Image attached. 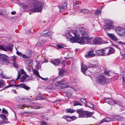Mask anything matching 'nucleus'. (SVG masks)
<instances>
[{
  "mask_svg": "<svg viewBox=\"0 0 125 125\" xmlns=\"http://www.w3.org/2000/svg\"><path fill=\"white\" fill-rule=\"evenodd\" d=\"M122 57V60H124L125 61L124 62H125V54H122L121 55Z\"/></svg>",
  "mask_w": 125,
  "mask_h": 125,
  "instance_id": "obj_55",
  "label": "nucleus"
},
{
  "mask_svg": "<svg viewBox=\"0 0 125 125\" xmlns=\"http://www.w3.org/2000/svg\"><path fill=\"white\" fill-rule=\"evenodd\" d=\"M104 56L109 55V48H107L104 49Z\"/></svg>",
  "mask_w": 125,
  "mask_h": 125,
  "instance_id": "obj_23",
  "label": "nucleus"
},
{
  "mask_svg": "<svg viewBox=\"0 0 125 125\" xmlns=\"http://www.w3.org/2000/svg\"><path fill=\"white\" fill-rule=\"evenodd\" d=\"M108 35L112 40L115 41H118L116 37L115 36L114 34L108 33Z\"/></svg>",
  "mask_w": 125,
  "mask_h": 125,
  "instance_id": "obj_15",
  "label": "nucleus"
},
{
  "mask_svg": "<svg viewBox=\"0 0 125 125\" xmlns=\"http://www.w3.org/2000/svg\"><path fill=\"white\" fill-rule=\"evenodd\" d=\"M73 6L74 7L76 8V7H78L79 6V5L78 3L76 2H73Z\"/></svg>",
  "mask_w": 125,
  "mask_h": 125,
  "instance_id": "obj_41",
  "label": "nucleus"
},
{
  "mask_svg": "<svg viewBox=\"0 0 125 125\" xmlns=\"http://www.w3.org/2000/svg\"><path fill=\"white\" fill-rule=\"evenodd\" d=\"M23 101L24 102H28L30 100V99L27 98H25L22 99Z\"/></svg>",
  "mask_w": 125,
  "mask_h": 125,
  "instance_id": "obj_40",
  "label": "nucleus"
},
{
  "mask_svg": "<svg viewBox=\"0 0 125 125\" xmlns=\"http://www.w3.org/2000/svg\"><path fill=\"white\" fill-rule=\"evenodd\" d=\"M109 71H105V75H108V76H110V75L109 74Z\"/></svg>",
  "mask_w": 125,
  "mask_h": 125,
  "instance_id": "obj_60",
  "label": "nucleus"
},
{
  "mask_svg": "<svg viewBox=\"0 0 125 125\" xmlns=\"http://www.w3.org/2000/svg\"><path fill=\"white\" fill-rule=\"evenodd\" d=\"M21 74L19 72H18V75L17 76V78H16L15 79L16 80H17L20 77H21Z\"/></svg>",
  "mask_w": 125,
  "mask_h": 125,
  "instance_id": "obj_49",
  "label": "nucleus"
},
{
  "mask_svg": "<svg viewBox=\"0 0 125 125\" xmlns=\"http://www.w3.org/2000/svg\"><path fill=\"white\" fill-rule=\"evenodd\" d=\"M98 64H91V65L92 67H96L97 66Z\"/></svg>",
  "mask_w": 125,
  "mask_h": 125,
  "instance_id": "obj_58",
  "label": "nucleus"
},
{
  "mask_svg": "<svg viewBox=\"0 0 125 125\" xmlns=\"http://www.w3.org/2000/svg\"><path fill=\"white\" fill-rule=\"evenodd\" d=\"M33 71L34 73L39 78L40 75H39L38 71L36 69H33Z\"/></svg>",
  "mask_w": 125,
  "mask_h": 125,
  "instance_id": "obj_31",
  "label": "nucleus"
},
{
  "mask_svg": "<svg viewBox=\"0 0 125 125\" xmlns=\"http://www.w3.org/2000/svg\"><path fill=\"white\" fill-rule=\"evenodd\" d=\"M27 77V76L26 75H23L21 77V79L23 82H24V81L25 80Z\"/></svg>",
  "mask_w": 125,
  "mask_h": 125,
  "instance_id": "obj_39",
  "label": "nucleus"
},
{
  "mask_svg": "<svg viewBox=\"0 0 125 125\" xmlns=\"http://www.w3.org/2000/svg\"><path fill=\"white\" fill-rule=\"evenodd\" d=\"M71 94L70 93H68L67 94V96L69 98L71 96Z\"/></svg>",
  "mask_w": 125,
  "mask_h": 125,
  "instance_id": "obj_62",
  "label": "nucleus"
},
{
  "mask_svg": "<svg viewBox=\"0 0 125 125\" xmlns=\"http://www.w3.org/2000/svg\"><path fill=\"white\" fill-rule=\"evenodd\" d=\"M14 86V87H19L20 88H24V89L28 90L30 88V87L27 86L25 84H23V83H21L20 84L18 85H16L14 84H13L11 85H9L6 86L5 87H4L3 90H4L5 89H7L8 88Z\"/></svg>",
  "mask_w": 125,
  "mask_h": 125,
  "instance_id": "obj_8",
  "label": "nucleus"
},
{
  "mask_svg": "<svg viewBox=\"0 0 125 125\" xmlns=\"http://www.w3.org/2000/svg\"><path fill=\"white\" fill-rule=\"evenodd\" d=\"M104 100L105 102L111 105H113L115 104H117L120 105L121 104V102L119 101H115L110 98H104Z\"/></svg>",
  "mask_w": 125,
  "mask_h": 125,
  "instance_id": "obj_5",
  "label": "nucleus"
},
{
  "mask_svg": "<svg viewBox=\"0 0 125 125\" xmlns=\"http://www.w3.org/2000/svg\"><path fill=\"white\" fill-rule=\"evenodd\" d=\"M117 30H118V31H123L124 30L122 29L121 28H117Z\"/></svg>",
  "mask_w": 125,
  "mask_h": 125,
  "instance_id": "obj_61",
  "label": "nucleus"
},
{
  "mask_svg": "<svg viewBox=\"0 0 125 125\" xmlns=\"http://www.w3.org/2000/svg\"><path fill=\"white\" fill-rule=\"evenodd\" d=\"M50 31H49V32H47V33H44V35L45 36H48V35H50Z\"/></svg>",
  "mask_w": 125,
  "mask_h": 125,
  "instance_id": "obj_59",
  "label": "nucleus"
},
{
  "mask_svg": "<svg viewBox=\"0 0 125 125\" xmlns=\"http://www.w3.org/2000/svg\"><path fill=\"white\" fill-rule=\"evenodd\" d=\"M16 53L19 56L22 55V53L21 52H19L17 51Z\"/></svg>",
  "mask_w": 125,
  "mask_h": 125,
  "instance_id": "obj_57",
  "label": "nucleus"
},
{
  "mask_svg": "<svg viewBox=\"0 0 125 125\" xmlns=\"http://www.w3.org/2000/svg\"><path fill=\"white\" fill-rule=\"evenodd\" d=\"M28 54L30 56H32L34 55V53L33 52L31 51H30L28 52Z\"/></svg>",
  "mask_w": 125,
  "mask_h": 125,
  "instance_id": "obj_36",
  "label": "nucleus"
},
{
  "mask_svg": "<svg viewBox=\"0 0 125 125\" xmlns=\"http://www.w3.org/2000/svg\"><path fill=\"white\" fill-rule=\"evenodd\" d=\"M81 69L84 75H86V66L83 63H81Z\"/></svg>",
  "mask_w": 125,
  "mask_h": 125,
  "instance_id": "obj_17",
  "label": "nucleus"
},
{
  "mask_svg": "<svg viewBox=\"0 0 125 125\" xmlns=\"http://www.w3.org/2000/svg\"><path fill=\"white\" fill-rule=\"evenodd\" d=\"M4 81L2 80H0V88H2L4 86Z\"/></svg>",
  "mask_w": 125,
  "mask_h": 125,
  "instance_id": "obj_34",
  "label": "nucleus"
},
{
  "mask_svg": "<svg viewBox=\"0 0 125 125\" xmlns=\"http://www.w3.org/2000/svg\"><path fill=\"white\" fill-rule=\"evenodd\" d=\"M63 82L64 81H62L57 82L56 84L57 88L59 89L61 88Z\"/></svg>",
  "mask_w": 125,
  "mask_h": 125,
  "instance_id": "obj_18",
  "label": "nucleus"
},
{
  "mask_svg": "<svg viewBox=\"0 0 125 125\" xmlns=\"http://www.w3.org/2000/svg\"><path fill=\"white\" fill-rule=\"evenodd\" d=\"M97 55L104 56V49H102L96 51L95 52Z\"/></svg>",
  "mask_w": 125,
  "mask_h": 125,
  "instance_id": "obj_21",
  "label": "nucleus"
},
{
  "mask_svg": "<svg viewBox=\"0 0 125 125\" xmlns=\"http://www.w3.org/2000/svg\"><path fill=\"white\" fill-rule=\"evenodd\" d=\"M29 107H30L31 108L32 107L31 105L28 104H21L18 105V108H21L22 109H23V108H25V107L28 108Z\"/></svg>",
  "mask_w": 125,
  "mask_h": 125,
  "instance_id": "obj_14",
  "label": "nucleus"
},
{
  "mask_svg": "<svg viewBox=\"0 0 125 125\" xmlns=\"http://www.w3.org/2000/svg\"><path fill=\"white\" fill-rule=\"evenodd\" d=\"M11 58L12 60H13V62H16V60L17 59V56L14 55L13 56H11Z\"/></svg>",
  "mask_w": 125,
  "mask_h": 125,
  "instance_id": "obj_42",
  "label": "nucleus"
},
{
  "mask_svg": "<svg viewBox=\"0 0 125 125\" xmlns=\"http://www.w3.org/2000/svg\"><path fill=\"white\" fill-rule=\"evenodd\" d=\"M112 120V119L109 117H106L101 121L100 122L98 123L100 125L104 122H109Z\"/></svg>",
  "mask_w": 125,
  "mask_h": 125,
  "instance_id": "obj_16",
  "label": "nucleus"
},
{
  "mask_svg": "<svg viewBox=\"0 0 125 125\" xmlns=\"http://www.w3.org/2000/svg\"><path fill=\"white\" fill-rule=\"evenodd\" d=\"M93 38H87V33H86V44H91L92 43L91 41Z\"/></svg>",
  "mask_w": 125,
  "mask_h": 125,
  "instance_id": "obj_24",
  "label": "nucleus"
},
{
  "mask_svg": "<svg viewBox=\"0 0 125 125\" xmlns=\"http://www.w3.org/2000/svg\"><path fill=\"white\" fill-rule=\"evenodd\" d=\"M87 38H93V37L91 36V35L89 34V33L87 32Z\"/></svg>",
  "mask_w": 125,
  "mask_h": 125,
  "instance_id": "obj_53",
  "label": "nucleus"
},
{
  "mask_svg": "<svg viewBox=\"0 0 125 125\" xmlns=\"http://www.w3.org/2000/svg\"><path fill=\"white\" fill-rule=\"evenodd\" d=\"M80 101L84 103V104H85V103H86V99H84V98H81L80 99Z\"/></svg>",
  "mask_w": 125,
  "mask_h": 125,
  "instance_id": "obj_46",
  "label": "nucleus"
},
{
  "mask_svg": "<svg viewBox=\"0 0 125 125\" xmlns=\"http://www.w3.org/2000/svg\"><path fill=\"white\" fill-rule=\"evenodd\" d=\"M0 62L3 64H8L9 63V57L5 54H1L0 56Z\"/></svg>",
  "mask_w": 125,
  "mask_h": 125,
  "instance_id": "obj_6",
  "label": "nucleus"
},
{
  "mask_svg": "<svg viewBox=\"0 0 125 125\" xmlns=\"http://www.w3.org/2000/svg\"><path fill=\"white\" fill-rule=\"evenodd\" d=\"M106 24L104 26V28L105 30L113 29L114 26L113 25V22L112 21L106 20Z\"/></svg>",
  "mask_w": 125,
  "mask_h": 125,
  "instance_id": "obj_10",
  "label": "nucleus"
},
{
  "mask_svg": "<svg viewBox=\"0 0 125 125\" xmlns=\"http://www.w3.org/2000/svg\"><path fill=\"white\" fill-rule=\"evenodd\" d=\"M37 99L39 100H45V97L41 93H39L38 94Z\"/></svg>",
  "mask_w": 125,
  "mask_h": 125,
  "instance_id": "obj_22",
  "label": "nucleus"
},
{
  "mask_svg": "<svg viewBox=\"0 0 125 125\" xmlns=\"http://www.w3.org/2000/svg\"><path fill=\"white\" fill-rule=\"evenodd\" d=\"M13 47L12 44L11 43L7 45L4 46L0 45V49L5 51H9L12 52V51Z\"/></svg>",
  "mask_w": 125,
  "mask_h": 125,
  "instance_id": "obj_7",
  "label": "nucleus"
},
{
  "mask_svg": "<svg viewBox=\"0 0 125 125\" xmlns=\"http://www.w3.org/2000/svg\"><path fill=\"white\" fill-rule=\"evenodd\" d=\"M0 117L3 120H7V119L6 116L4 114H0Z\"/></svg>",
  "mask_w": 125,
  "mask_h": 125,
  "instance_id": "obj_35",
  "label": "nucleus"
},
{
  "mask_svg": "<svg viewBox=\"0 0 125 125\" xmlns=\"http://www.w3.org/2000/svg\"><path fill=\"white\" fill-rule=\"evenodd\" d=\"M21 72L22 74H24L25 73L24 70L23 69L21 70Z\"/></svg>",
  "mask_w": 125,
  "mask_h": 125,
  "instance_id": "obj_63",
  "label": "nucleus"
},
{
  "mask_svg": "<svg viewBox=\"0 0 125 125\" xmlns=\"http://www.w3.org/2000/svg\"><path fill=\"white\" fill-rule=\"evenodd\" d=\"M115 52V50L112 47L109 49V55L114 53Z\"/></svg>",
  "mask_w": 125,
  "mask_h": 125,
  "instance_id": "obj_26",
  "label": "nucleus"
},
{
  "mask_svg": "<svg viewBox=\"0 0 125 125\" xmlns=\"http://www.w3.org/2000/svg\"><path fill=\"white\" fill-rule=\"evenodd\" d=\"M80 12L83 13H85L86 12V10L85 9H83L81 10Z\"/></svg>",
  "mask_w": 125,
  "mask_h": 125,
  "instance_id": "obj_54",
  "label": "nucleus"
},
{
  "mask_svg": "<svg viewBox=\"0 0 125 125\" xmlns=\"http://www.w3.org/2000/svg\"><path fill=\"white\" fill-rule=\"evenodd\" d=\"M42 118H44L46 120H48L47 118L46 117L45 115H43L42 117Z\"/></svg>",
  "mask_w": 125,
  "mask_h": 125,
  "instance_id": "obj_64",
  "label": "nucleus"
},
{
  "mask_svg": "<svg viewBox=\"0 0 125 125\" xmlns=\"http://www.w3.org/2000/svg\"><path fill=\"white\" fill-rule=\"evenodd\" d=\"M60 61L59 59H55L52 61V63L55 65H58L60 63Z\"/></svg>",
  "mask_w": 125,
  "mask_h": 125,
  "instance_id": "obj_19",
  "label": "nucleus"
},
{
  "mask_svg": "<svg viewBox=\"0 0 125 125\" xmlns=\"http://www.w3.org/2000/svg\"><path fill=\"white\" fill-rule=\"evenodd\" d=\"M94 51L93 50L89 51L87 52V55H86V58L88 57H93L95 56V54L94 53Z\"/></svg>",
  "mask_w": 125,
  "mask_h": 125,
  "instance_id": "obj_13",
  "label": "nucleus"
},
{
  "mask_svg": "<svg viewBox=\"0 0 125 125\" xmlns=\"http://www.w3.org/2000/svg\"><path fill=\"white\" fill-rule=\"evenodd\" d=\"M20 4L21 5V6L22 7L23 10L26 9L28 8V5L23 3H20Z\"/></svg>",
  "mask_w": 125,
  "mask_h": 125,
  "instance_id": "obj_32",
  "label": "nucleus"
},
{
  "mask_svg": "<svg viewBox=\"0 0 125 125\" xmlns=\"http://www.w3.org/2000/svg\"><path fill=\"white\" fill-rule=\"evenodd\" d=\"M2 113H4L6 115H7L8 114V112L4 108H3L2 109Z\"/></svg>",
  "mask_w": 125,
  "mask_h": 125,
  "instance_id": "obj_45",
  "label": "nucleus"
},
{
  "mask_svg": "<svg viewBox=\"0 0 125 125\" xmlns=\"http://www.w3.org/2000/svg\"><path fill=\"white\" fill-rule=\"evenodd\" d=\"M78 105H81L82 104L79 102L78 101H76L73 104L74 106H75Z\"/></svg>",
  "mask_w": 125,
  "mask_h": 125,
  "instance_id": "obj_37",
  "label": "nucleus"
},
{
  "mask_svg": "<svg viewBox=\"0 0 125 125\" xmlns=\"http://www.w3.org/2000/svg\"><path fill=\"white\" fill-rule=\"evenodd\" d=\"M39 78L41 79L42 80L44 81H46L48 80V78H44L41 76H40Z\"/></svg>",
  "mask_w": 125,
  "mask_h": 125,
  "instance_id": "obj_52",
  "label": "nucleus"
},
{
  "mask_svg": "<svg viewBox=\"0 0 125 125\" xmlns=\"http://www.w3.org/2000/svg\"><path fill=\"white\" fill-rule=\"evenodd\" d=\"M122 78L123 80L122 83L124 84H125V75H123Z\"/></svg>",
  "mask_w": 125,
  "mask_h": 125,
  "instance_id": "obj_44",
  "label": "nucleus"
},
{
  "mask_svg": "<svg viewBox=\"0 0 125 125\" xmlns=\"http://www.w3.org/2000/svg\"><path fill=\"white\" fill-rule=\"evenodd\" d=\"M22 56L23 58L25 59L28 58H29V57L27 56L25 54H22Z\"/></svg>",
  "mask_w": 125,
  "mask_h": 125,
  "instance_id": "obj_50",
  "label": "nucleus"
},
{
  "mask_svg": "<svg viewBox=\"0 0 125 125\" xmlns=\"http://www.w3.org/2000/svg\"><path fill=\"white\" fill-rule=\"evenodd\" d=\"M102 8H101V9L100 8H98L95 11V14H100L101 12V9H102Z\"/></svg>",
  "mask_w": 125,
  "mask_h": 125,
  "instance_id": "obj_33",
  "label": "nucleus"
},
{
  "mask_svg": "<svg viewBox=\"0 0 125 125\" xmlns=\"http://www.w3.org/2000/svg\"><path fill=\"white\" fill-rule=\"evenodd\" d=\"M75 80L73 78H71L68 81L67 83H65L64 82L62 85L61 88H65L68 87L72 88L74 89V91H75V89L72 88L71 84L72 85L73 82H75Z\"/></svg>",
  "mask_w": 125,
  "mask_h": 125,
  "instance_id": "obj_4",
  "label": "nucleus"
},
{
  "mask_svg": "<svg viewBox=\"0 0 125 125\" xmlns=\"http://www.w3.org/2000/svg\"><path fill=\"white\" fill-rule=\"evenodd\" d=\"M13 66L15 68H17L18 67V64L16 62H13Z\"/></svg>",
  "mask_w": 125,
  "mask_h": 125,
  "instance_id": "obj_47",
  "label": "nucleus"
},
{
  "mask_svg": "<svg viewBox=\"0 0 125 125\" xmlns=\"http://www.w3.org/2000/svg\"><path fill=\"white\" fill-rule=\"evenodd\" d=\"M65 72L64 71V70L62 69L60 70H59V74L61 76L63 75V74Z\"/></svg>",
  "mask_w": 125,
  "mask_h": 125,
  "instance_id": "obj_38",
  "label": "nucleus"
},
{
  "mask_svg": "<svg viewBox=\"0 0 125 125\" xmlns=\"http://www.w3.org/2000/svg\"><path fill=\"white\" fill-rule=\"evenodd\" d=\"M93 105L92 104H90V105H89L88 104H87L86 102V106H87L88 107H89L90 108H92Z\"/></svg>",
  "mask_w": 125,
  "mask_h": 125,
  "instance_id": "obj_51",
  "label": "nucleus"
},
{
  "mask_svg": "<svg viewBox=\"0 0 125 125\" xmlns=\"http://www.w3.org/2000/svg\"><path fill=\"white\" fill-rule=\"evenodd\" d=\"M75 110H72L71 109H66L65 110L66 112L67 113H74Z\"/></svg>",
  "mask_w": 125,
  "mask_h": 125,
  "instance_id": "obj_29",
  "label": "nucleus"
},
{
  "mask_svg": "<svg viewBox=\"0 0 125 125\" xmlns=\"http://www.w3.org/2000/svg\"><path fill=\"white\" fill-rule=\"evenodd\" d=\"M40 125H47V123L45 122H40Z\"/></svg>",
  "mask_w": 125,
  "mask_h": 125,
  "instance_id": "obj_48",
  "label": "nucleus"
},
{
  "mask_svg": "<svg viewBox=\"0 0 125 125\" xmlns=\"http://www.w3.org/2000/svg\"><path fill=\"white\" fill-rule=\"evenodd\" d=\"M81 29L79 30H72L67 32L66 36L70 39L71 42H77L81 44L85 43V40L86 36L85 29L83 27H81Z\"/></svg>",
  "mask_w": 125,
  "mask_h": 125,
  "instance_id": "obj_1",
  "label": "nucleus"
},
{
  "mask_svg": "<svg viewBox=\"0 0 125 125\" xmlns=\"http://www.w3.org/2000/svg\"><path fill=\"white\" fill-rule=\"evenodd\" d=\"M62 118L64 119L67 121L69 122L74 120L76 119L75 117V116H69L65 115H64L62 117Z\"/></svg>",
  "mask_w": 125,
  "mask_h": 125,
  "instance_id": "obj_12",
  "label": "nucleus"
},
{
  "mask_svg": "<svg viewBox=\"0 0 125 125\" xmlns=\"http://www.w3.org/2000/svg\"><path fill=\"white\" fill-rule=\"evenodd\" d=\"M4 123H7L4 121H0V125H3Z\"/></svg>",
  "mask_w": 125,
  "mask_h": 125,
  "instance_id": "obj_56",
  "label": "nucleus"
},
{
  "mask_svg": "<svg viewBox=\"0 0 125 125\" xmlns=\"http://www.w3.org/2000/svg\"><path fill=\"white\" fill-rule=\"evenodd\" d=\"M115 119L118 121H122L124 118L120 116H116L115 117Z\"/></svg>",
  "mask_w": 125,
  "mask_h": 125,
  "instance_id": "obj_28",
  "label": "nucleus"
},
{
  "mask_svg": "<svg viewBox=\"0 0 125 125\" xmlns=\"http://www.w3.org/2000/svg\"><path fill=\"white\" fill-rule=\"evenodd\" d=\"M25 62L29 66L31 65L32 63V61L31 60L29 59L26 60Z\"/></svg>",
  "mask_w": 125,
  "mask_h": 125,
  "instance_id": "obj_25",
  "label": "nucleus"
},
{
  "mask_svg": "<svg viewBox=\"0 0 125 125\" xmlns=\"http://www.w3.org/2000/svg\"><path fill=\"white\" fill-rule=\"evenodd\" d=\"M91 64H90L88 62L86 63V70L88 68L91 67Z\"/></svg>",
  "mask_w": 125,
  "mask_h": 125,
  "instance_id": "obj_43",
  "label": "nucleus"
},
{
  "mask_svg": "<svg viewBox=\"0 0 125 125\" xmlns=\"http://www.w3.org/2000/svg\"><path fill=\"white\" fill-rule=\"evenodd\" d=\"M93 114L92 112L86 111V118L91 117Z\"/></svg>",
  "mask_w": 125,
  "mask_h": 125,
  "instance_id": "obj_27",
  "label": "nucleus"
},
{
  "mask_svg": "<svg viewBox=\"0 0 125 125\" xmlns=\"http://www.w3.org/2000/svg\"><path fill=\"white\" fill-rule=\"evenodd\" d=\"M44 6V3L42 2L37 1L34 5V8L30 10V11L34 12H39L41 11Z\"/></svg>",
  "mask_w": 125,
  "mask_h": 125,
  "instance_id": "obj_2",
  "label": "nucleus"
},
{
  "mask_svg": "<svg viewBox=\"0 0 125 125\" xmlns=\"http://www.w3.org/2000/svg\"><path fill=\"white\" fill-rule=\"evenodd\" d=\"M65 46H66L64 45L61 43L56 45V47H57L58 49H59L63 48Z\"/></svg>",
  "mask_w": 125,
  "mask_h": 125,
  "instance_id": "obj_30",
  "label": "nucleus"
},
{
  "mask_svg": "<svg viewBox=\"0 0 125 125\" xmlns=\"http://www.w3.org/2000/svg\"><path fill=\"white\" fill-rule=\"evenodd\" d=\"M60 9V11L62 12L64 11L65 9L67 8V4L66 3H64V5L62 6H58Z\"/></svg>",
  "mask_w": 125,
  "mask_h": 125,
  "instance_id": "obj_20",
  "label": "nucleus"
},
{
  "mask_svg": "<svg viewBox=\"0 0 125 125\" xmlns=\"http://www.w3.org/2000/svg\"><path fill=\"white\" fill-rule=\"evenodd\" d=\"M93 42L94 45H99L104 43H107L106 42L104 41L102 38L99 37L95 38L93 40Z\"/></svg>",
  "mask_w": 125,
  "mask_h": 125,
  "instance_id": "obj_9",
  "label": "nucleus"
},
{
  "mask_svg": "<svg viewBox=\"0 0 125 125\" xmlns=\"http://www.w3.org/2000/svg\"><path fill=\"white\" fill-rule=\"evenodd\" d=\"M106 78L103 74L98 76L96 78V82L101 85H104L106 83Z\"/></svg>",
  "mask_w": 125,
  "mask_h": 125,
  "instance_id": "obj_3",
  "label": "nucleus"
},
{
  "mask_svg": "<svg viewBox=\"0 0 125 125\" xmlns=\"http://www.w3.org/2000/svg\"><path fill=\"white\" fill-rule=\"evenodd\" d=\"M77 113L79 114V117H84L86 115V111H82L81 109H77L76 110Z\"/></svg>",
  "mask_w": 125,
  "mask_h": 125,
  "instance_id": "obj_11",
  "label": "nucleus"
}]
</instances>
